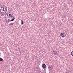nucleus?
Masks as SVG:
<instances>
[{
    "mask_svg": "<svg viewBox=\"0 0 73 73\" xmlns=\"http://www.w3.org/2000/svg\"><path fill=\"white\" fill-rule=\"evenodd\" d=\"M21 24H23V20H21Z\"/></svg>",
    "mask_w": 73,
    "mask_h": 73,
    "instance_id": "9d476101",
    "label": "nucleus"
},
{
    "mask_svg": "<svg viewBox=\"0 0 73 73\" xmlns=\"http://www.w3.org/2000/svg\"><path fill=\"white\" fill-rule=\"evenodd\" d=\"M15 19V18L13 19L10 20V21H13Z\"/></svg>",
    "mask_w": 73,
    "mask_h": 73,
    "instance_id": "0eeeda50",
    "label": "nucleus"
},
{
    "mask_svg": "<svg viewBox=\"0 0 73 73\" xmlns=\"http://www.w3.org/2000/svg\"><path fill=\"white\" fill-rule=\"evenodd\" d=\"M71 55L73 56V51H72L71 52Z\"/></svg>",
    "mask_w": 73,
    "mask_h": 73,
    "instance_id": "1a4fd4ad",
    "label": "nucleus"
},
{
    "mask_svg": "<svg viewBox=\"0 0 73 73\" xmlns=\"http://www.w3.org/2000/svg\"><path fill=\"white\" fill-rule=\"evenodd\" d=\"M66 35L65 33H60V36H61L62 37H65Z\"/></svg>",
    "mask_w": 73,
    "mask_h": 73,
    "instance_id": "7ed1b4c3",
    "label": "nucleus"
},
{
    "mask_svg": "<svg viewBox=\"0 0 73 73\" xmlns=\"http://www.w3.org/2000/svg\"><path fill=\"white\" fill-rule=\"evenodd\" d=\"M9 17L6 16L5 17V20L6 21V23L8 24V23H9V18H11V19H12V15H11V14H9Z\"/></svg>",
    "mask_w": 73,
    "mask_h": 73,
    "instance_id": "f03ea898",
    "label": "nucleus"
},
{
    "mask_svg": "<svg viewBox=\"0 0 73 73\" xmlns=\"http://www.w3.org/2000/svg\"><path fill=\"white\" fill-rule=\"evenodd\" d=\"M9 14H7V16H6V17H9Z\"/></svg>",
    "mask_w": 73,
    "mask_h": 73,
    "instance_id": "9b49d317",
    "label": "nucleus"
},
{
    "mask_svg": "<svg viewBox=\"0 0 73 73\" xmlns=\"http://www.w3.org/2000/svg\"><path fill=\"white\" fill-rule=\"evenodd\" d=\"M9 25H13V23H11L9 24Z\"/></svg>",
    "mask_w": 73,
    "mask_h": 73,
    "instance_id": "423d86ee",
    "label": "nucleus"
},
{
    "mask_svg": "<svg viewBox=\"0 0 73 73\" xmlns=\"http://www.w3.org/2000/svg\"><path fill=\"white\" fill-rule=\"evenodd\" d=\"M5 7V6H0V11L1 13H4L7 12V9Z\"/></svg>",
    "mask_w": 73,
    "mask_h": 73,
    "instance_id": "f257e3e1",
    "label": "nucleus"
},
{
    "mask_svg": "<svg viewBox=\"0 0 73 73\" xmlns=\"http://www.w3.org/2000/svg\"><path fill=\"white\" fill-rule=\"evenodd\" d=\"M0 61H3V59L1 58H0Z\"/></svg>",
    "mask_w": 73,
    "mask_h": 73,
    "instance_id": "6e6552de",
    "label": "nucleus"
},
{
    "mask_svg": "<svg viewBox=\"0 0 73 73\" xmlns=\"http://www.w3.org/2000/svg\"><path fill=\"white\" fill-rule=\"evenodd\" d=\"M46 65H45V64H43L42 65V67L43 69H45V68H46Z\"/></svg>",
    "mask_w": 73,
    "mask_h": 73,
    "instance_id": "39448f33",
    "label": "nucleus"
},
{
    "mask_svg": "<svg viewBox=\"0 0 73 73\" xmlns=\"http://www.w3.org/2000/svg\"><path fill=\"white\" fill-rule=\"evenodd\" d=\"M53 53L54 55H57V51H55L54 50L53 51Z\"/></svg>",
    "mask_w": 73,
    "mask_h": 73,
    "instance_id": "20e7f679",
    "label": "nucleus"
}]
</instances>
